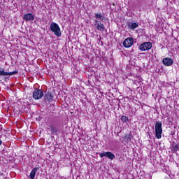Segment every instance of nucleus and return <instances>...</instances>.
I'll return each mask as SVG.
<instances>
[{
    "label": "nucleus",
    "instance_id": "14",
    "mask_svg": "<svg viewBox=\"0 0 179 179\" xmlns=\"http://www.w3.org/2000/svg\"><path fill=\"white\" fill-rule=\"evenodd\" d=\"M173 150L177 152L179 150V145L178 143H173L172 145Z\"/></svg>",
    "mask_w": 179,
    "mask_h": 179
},
{
    "label": "nucleus",
    "instance_id": "9",
    "mask_svg": "<svg viewBox=\"0 0 179 179\" xmlns=\"http://www.w3.org/2000/svg\"><path fill=\"white\" fill-rule=\"evenodd\" d=\"M100 157H108L110 160H114L115 159V155L111 152H106L100 154Z\"/></svg>",
    "mask_w": 179,
    "mask_h": 179
},
{
    "label": "nucleus",
    "instance_id": "8",
    "mask_svg": "<svg viewBox=\"0 0 179 179\" xmlns=\"http://www.w3.org/2000/svg\"><path fill=\"white\" fill-rule=\"evenodd\" d=\"M134 45V38H127L123 42V47L125 48H129Z\"/></svg>",
    "mask_w": 179,
    "mask_h": 179
},
{
    "label": "nucleus",
    "instance_id": "5",
    "mask_svg": "<svg viewBox=\"0 0 179 179\" xmlns=\"http://www.w3.org/2000/svg\"><path fill=\"white\" fill-rule=\"evenodd\" d=\"M43 96L44 92H43V90L35 89L32 97L34 100H41V99H43Z\"/></svg>",
    "mask_w": 179,
    "mask_h": 179
},
{
    "label": "nucleus",
    "instance_id": "20",
    "mask_svg": "<svg viewBox=\"0 0 179 179\" xmlns=\"http://www.w3.org/2000/svg\"><path fill=\"white\" fill-rule=\"evenodd\" d=\"M178 129H179V126H178Z\"/></svg>",
    "mask_w": 179,
    "mask_h": 179
},
{
    "label": "nucleus",
    "instance_id": "3",
    "mask_svg": "<svg viewBox=\"0 0 179 179\" xmlns=\"http://www.w3.org/2000/svg\"><path fill=\"white\" fill-rule=\"evenodd\" d=\"M50 29L52 33H54L55 36L57 37H61L62 33H61V28H59V25L55 22H52L50 24Z\"/></svg>",
    "mask_w": 179,
    "mask_h": 179
},
{
    "label": "nucleus",
    "instance_id": "4",
    "mask_svg": "<svg viewBox=\"0 0 179 179\" xmlns=\"http://www.w3.org/2000/svg\"><path fill=\"white\" fill-rule=\"evenodd\" d=\"M43 101L44 104H50L52 101H54V95H52V93L50 92H45V94H43Z\"/></svg>",
    "mask_w": 179,
    "mask_h": 179
},
{
    "label": "nucleus",
    "instance_id": "12",
    "mask_svg": "<svg viewBox=\"0 0 179 179\" xmlns=\"http://www.w3.org/2000/svg\"><path fill=\"white\" fill-rule=\"evenodd\" d=\"M40 170V166L36 165L34 169H32V171L30 173L29 178L34 179L36 178V173Z\"/></svg>",
    "mask_w": 179,
    "mask_h": 179
},
{
    "label": "nucleus",
    "instance_id": "13",
    "mask_svg": "<svg viewBox=\"0 0 179 179\" xmlns=\"http://www.w3.org/2000/svg\"><path fill=\"white\" fill-rule=\"evenodd\" d=\"M127 27H129V29H131V30H135V29L139 27V24L136 22H128Z\"/></svg>",
    "mask_w": 179,
    "mask_h": 179
},
{
    "label": "nucleus",
    "instance_id": "16",
    "mask_svg": "<svg viewBox=\"0 0 179 179\" xmlns=\"http://www.w3.org/2000/svg\"><path fill=\"white\" fill-rule=\"evenodd\" d=\"M128 120H129L128 117H127V116H125V115H123V116L121 117V121H122V122L125 123V122H127V121H128Z\"/></svg>",
    "mask_w": 179,
    "mask_h": 179
},
{
    "label": "nucleus",
    "instance_id": "19",
    "mask_svg": "<svg viewBox=\"0 0 179 179\" xmlns=\"http://www.w3.org/2000/svg\"><path fill=\"white\" fill-rule=\"evenodd\" d=\"M2 145V141L0 140V146Z\"/></svg>",
    "mask_w": 179,
    "mask_h": 179
},
{
    "label": "nucleus",
    "instance_id": "6",
    "mask_svg": "<svg viewBox=\"0 0 179 179\" xmlns=\"http://www.w3.org/2000/svg\"><path fill=\"white\" fill-rule=\"evenodd\" d=\"M152 47V43L145 42L141 45H140L139 50H141V51H149V50H150Z\"/></svg>",
    "mask_w": 179,
    "mask_h": 179
},
{
    "label": "nucleus",
    "instance_id": "1",
    "mask_svg": "<svg viewBox=\"0 0 179 179\" xmlns=\"http://www.w3.org/2000/svg\"><path fill=\"white\" fill-rule=\"evenodd\" d=\"M94 17L96 20H95L94 24L97 30L99 31H104V30H106V27L104 26V24L101 23V22H104V20H106V17H104L101 13H95Z\"/></svg>",
    "mask_w": 179,
    "mask_h": 179
},
{
    "label": "nucleus",
    "instance_id": "7",
    "mask_svg": "<svg viewBox=\"0 0 179 179\" xmlns=\"http://www.w3.org/2000/svg\"><path fill=\"white\" fill-rule=\"evenodd\" d=\"M19 73V71H14L13 72H6L5 69L0 68V77L1 76H12L13 75H17Z\"/></svg>",
    "mask_w": 179,
    "mask_h": 179
},
{
    "label": "nucleus",
    "instance_id": "2",
    "mask_svg": "<svg viewBox=\"0 0 179 179\" xmlns=\"http://www.w3.org/2000/svg\"><path fill=\"white\" fill-rule=\"evenodd\" d=\"M162 124L160 122H156L155 124V137L157 139L162 138V134H163V129L162 128Z\"/></svg>",
    "mask_w": 179,
    "mask_h": 179
},
{
    "label": "nucleus",
    "instance_id": "11",
    "mask_svg": "<svg viewBox=\"0 0 179 179\" xmlns=\"http://www.w3.org/2000/svg\"><path fill=\"white\" fill-rule=\"evenodd\" d=\"M23 19L27 22H33L34 20V15L31 13H26L23 15Z\"/></svg>",
    "mask_w": 179,
    "mask_h": 179
},
{
    "label": "nucleus",
    "instance_id": "18",
    "mask_svg": "<svg viewBox=\"0 0 179 179\" xmlns=\"http://www.w3.org/2000/svg\"><path fill=\"white\" fill-rule=\"evenodd\" d=\"M127 141H131V137L130 136L127 137Z\"/></svg>",
    "mask_w": 179,
    "mask_h": 179
},
{
    "label": "nucleus",
    "instance_id": "17",
    "mask_svg": "<svg viewBox=\"0 0 179 179\" xmlns=\"http://www.w3.org/2000/svg\"><path fill=\"white\" fill-rule=\"evenodd\" d=\"M3 128L2 127V125L1 124H0V132H1V134H3Z\"/></svg>",
    "mask_w": 179,
    "mask_h": 179
},
{
    "label": "nucleus",
    "instance_id": "15",
    "mask_svg": "<svg viewBox=\"0 0 179 179\" xmlns=\"http://www.w3.org/2000/svg\"><path fill=\"white\" fill-rule=\"evenodd\" d=\"M50 130L52 131V134H55L57 132H58V129H57L54 126H50Z\"/></svg>",
    "mask_w": 179,
    "mask_h": 179
},
{
    "label": "nucleus",
    "instance_id": "10",
    "mask_svg": "<svg viewBox=\"0 0 179 179\" xmlns=\"http://www.w3.org/2000/svg\"><path fill=\"white\" fill-rule=\"evenodd\" d=\"M164 66H171L174 64V60L170 57H165L162 59Z\"/></svg>",
    "mask_w": 179,
    "mask_h": 179
}]
</instances>
